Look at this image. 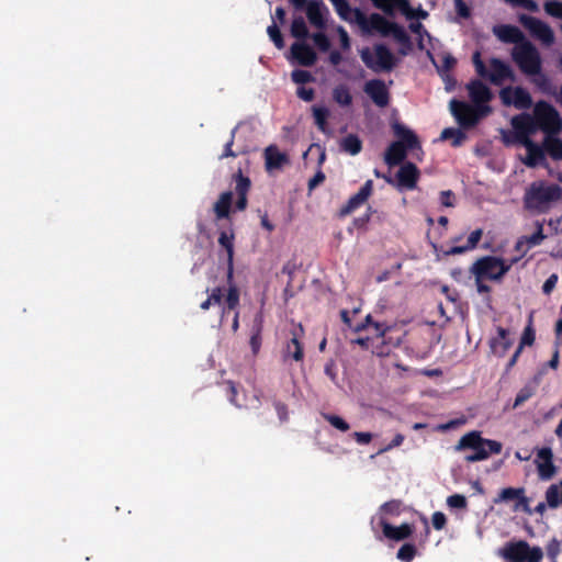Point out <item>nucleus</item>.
Listing matches in <instances>:
<instances>
[{"instance_id":"1","label":"nucleus","mask_w":562,"mask_h":562,"mask_svg":"<svg viewBox=\"0 0 562 562\" xmlns=\"http://www.w3.org/2000/svg\"><path fill=\"white\" fill-rule=\"evenodd\" d=\"M512 128L502 133L507 145H521L525 154H519L518 159L527 167L535 168L546 162V155L542 146L535 143L530 137L537 132L530 114H519L512 119Z\"/></svg>"},{"instance_id":"2","label":"nucleus","mask_w":562,"mask_h":562,"mask_svg":"<svg viewBox=\"0 0 562 562\" xmlns=\"http://www.w3.org/2000/svg\"><path fill=\"white\" fill-rule=\"evenodd\" d=\"M470 98L476 104L473 108L464 102L452 100L450 111L460 125L469 127L474 125L481 116L488 113L490 109L482 103L487 102L492 93L490 89L481 81H472L468 85Z\"/></svg>"},{"instance_id":"3","label":"nucleus","mask_w":562,"mask_h":562,"mask_svg":"<svg viewBox=\"0 0 562 562\" xmlns=\"http://www.w3.org/2000/svg\"><path fill=\"white\" fill-rule=\"evenodd\" d=\"M510 269V265L503 259L493 256H486L477 259L470 268L473 276L476 290L480 293H487L490 288L487 281H499Z\"/></svg>"},{"instance_id":"4","label":"nucleus","mask_w":562,"mask_h":562,"mask_svg":"<svg viewBox=\"0 0 562 562\" xmlns=\"http://www.w3.org/2000/svg\"><path fill=\"white\" fill-rule=\"evenodd\" d=\"M454 450H469L470 453L465 456V460L468 462H476L487 459L492 453L501 452L502 445L497 441L482 438L477 431H470L460 438Z\"/></svg>"},{"instance_id":"5","label":"nucleus","mask_w":562,"mask_h":562,"mask_svg":"<svg viewBox=\"0 0 562 562\" xmlns=\"http://www.w3.org/2000/svg\"><path fill=\"white\" fill-rule=\"evenodd\" d=\"M562 198V190L558 186L546 184L542 181L531 183L526 190L524 202L528 210L543 212L548 205Z\"/></svg>"},{"instance_id":"6","label":"nucleus","mask_w":562,"mask_h":562,"mask_svg":"<svg viewBox=\"0 0 562 562\" xmlns=\"http://www.w3.org/2000/svg\"><path fill=\"white\" fill-rule=\"evenodd\" d=\"M393 130L398 140L392 143L385 153L384 159L389 166L401 162L407 149H420L418 138L413 131L401 124H394Z\"/></svg>"},{"instance_id":"7","label":"nucleus","mask_w":562,"mask_h":562,"mask_svg":"<svg viewBox=\"0 0 562 562\" xmlns=\"http://www.w3.org/2000/svg\"><path fill=\"white\" fill-rule=\"evenodd\" d=\"M512 57L519 69L528 75H539L541 71V57L533 44L530 42H520L514 46Z\"/></svg>"},{"instance_id":"8","label":"nucleus","mask_w":562,"mask_h":562,"mask_svg":"<svg viewBox=\"0 0 562 562\" xmlns=\"http://www.w3.org/2000/svg\"><path fill=\"white\" fill-rule=\"evenodd\" d=\"M473 64L476 72L487 78L495 85H502L506 80H514L515 75L510 66L498 58L490 59L487 66L481 59L479 52L473 55Z\"/></svg>"},{"instance_id":"9","label":"nucleus","mask_w":562,"mask_h":562,"mask_svg":"<svg viewBox=\"0 0 562 562\" xmlns=\"http://www.w3.org/2000/svg\"><path fill=\"white\" fill-rule=\"evenodd\" d=\"M358 26L363 33L378 32L383 36L391 35L400 43L404 44L407 42V35L403 27L387 21L378 13H372L370 16L363 14V22L360 21Z\"/></svg>"},{"instance_id":"10","label":"nucleus","mask_w":562,"mask_h":562,"mask_svg":"<svg viewBox=\"0 0 562 562\" xmlns=\"http://www.w3.org/2000/svg\"><path fill=\"white\" fill-rule=\"evenodd\" d=\"M502 558L509 562H540L543 551L524 540L506 543L499 551Z\"/></svg>"},{"instance_id":"11","label":"nucleus","mask_w":562,"mask_h":562,"mask_svg":"<svg viewBox=\"0 0 562 562\" xmlns=\"http://www.w3.org/2000/svg\"><path fill=\"white\" fill-rule=\"evenodd\" d=\"M537 130H542L547 134H558L562 130V120L558 111L546 102H539L533 109L531 116Z\"/></svg>"},{"instance_id":"12","label":"nucleus","mask_w":562,"mask_h":562,"mask_svg":"<svg viewBox=\"0 0 562 562\" xmlns=\"http://www.w3.org/2000/svg\"><path fill=\"white\" fill-rule=\"evenodd\" d=\"M360 56L363 63L374 70L389 69L393 66V55L382 45H376L372 50L363 48Z\"/></svg>"},{"instance_id":"13","label":"nucleus","mask_w":562,"mask_h":562,"mask_svg":"<svg viewBox=\"0 0 562 562\" xmlns=\"http://www.w3.org/2000/svg\"><path fill=\"white\" fill-rule=\"evenodd\" d=\"M519 22L542 44L550 46L554 43V32L548 23L526 14L519 16Z\"/></svg>"},{"instance_id":"14","label":"nucleus","mask_w":562,"mask_h":562,"mask_svg":"<svg viewBox=\"0 0 562 562\" xmlns=\"http://www.w3.org/2000/svg\"><path fill=\"white\" fill-rule=\"evenodd\" d=\"M373 4L385 12L393 14L395 9H400L407 19H426L428 13L422 8L413 9L406 0H371Z\"/></svg>"},{"instance_id":"15","label":"nucleus","mask_w":562,"mask_h":562,"mask_svg":"<svg viewBox=\"0 0 562 562\" xmlns=\"http://www.w3.org/2000/svg\"><path fill=\"white\" fill-rule=\"evenodd\" d=\"M419 175V170L414 164L406 162L398 169L395 181L391 179H386V181L394 184L400 191L415 190L417 188Z\"/></svg>"},{"instance_id":"16","label":"nucleus","mask_w":562,"mask_h":562,"mask_svg":"<svg viewBox=\"0 0 562 562\" xmlns=\"http://www.w3.org/2000/svg\"><path fill=\"white\" fill-rule=\"evenodd\" d=\"M502 102L505 105L517 109H526L531 104L530 94L521 87H507L499 92Z\"/></svg>"},{"instance_id":"17","label":"nucleus","mask_w":562,"mask_h":562,"mask_svg":"<svg viewBox=\"0 0 562 562\" xmlns=\"http://www.w3.org/2000/svg\"><path fill=\"white\" fill-rule=\"evenodd\" d=\"M552 457L553 454L550 448H542L538 451L536 463L542 480H549L555 474Z\"/></svg>"},{"instance_id":"18","label":"nucleus","mask_w":562,"mask_h":562,"mask_svg":"<svg viewBox=\"0 0 562 562\" xmlns=\"http://www.w3.org/2000/svg\"><path fill=\"white\" fill-rule=\"evenodd\" d=\"M372 190L373 182L371 180H368L363 184V187L353 196H351L347 204L341 209V215H348L352 213L356 209H358L360 205H362L371 195Z\"/></svg>"},{"instance_id":"19","label":"nucleus","mask_w":562,"mask_h":562,"mask_svg":"<svg viewBox=\"0 0 562 562\" xmlns=\"http://www.w3.org/2000/svg\"><path fill=\"white\" fill-rule=\"evenodd\" d=\"M493 34L504 43H514L517 45L520 42H526L522 32L514 25H496L493 27Z\"/></svg>"},{"instance_id":"20","label":"nucleus","mask_w":562,"mask_h":562,"mask_svg":"<svg viewBox=\"0 0 562 562\" xmlns=\"http://www.w3.org/2000/svg\"><path fill=\"white\" fill-rule=\"evenodd\" d=\"M266 168L269 172L281 170L289 164V158L284 153H281L277 147L269 146L265 150Z\"/></svg>"},{"instance_id":"21","label":"nucleus","mask_w":562,"mask_h":562,"mask_svg":"<svg viewBox=\"0 0 562 562\" xmlns=\"http://www.w3.org/2000/svg\"><path fill=\"white\" fill-rule=\"evenodd\" d=\"M366 93L379 106H385L389 102V93L385 85L380 80H372L367 82L364 87Z\"/></svg>"},{"instance_id":"22","label":"nucleus","mask_w":562,"mask_h":562,"mask_svg":"<svg viewBox=\"0 0 562 562\" xmlns=\"http://www.w3.org/2000/svg\"><path fill=\"white\" fill-rule=\"evenodd\" d=\"M338 15L349 22L359 25L360 21L363 22V13L358 9H352L346 0H331Z\"/></svg>"},{"instance_id":"23","label":"nucleus","mask_w":562,"mask_h":562,"mask_svg":"<svg viewBox=\"0 0 562 562\" xmlns=\"http://www.w3.org/2000/svg\"><path fill=\"white\" fill-rule=\"evenodd\" d=\"M305 10H306L307 18L313 25H315L317 27L324 26L325 21H326L327 10L323 5V3H321L319 1H316V0H308V2L306 3Z\"/></svg>"},{"instance_id":"24","label":"nucleus","mask_w":562,"mask_h":562,"mask_svg":"<svg viewBox=\"0 0 562 562\" xmlns=\"http://www.w3.org/2000/svg\"><path fill=\"white\" fill-rule=\"evenodd\" d=\"M512 344L513 341L508 337V331L498 327L496 337L492 338L490 341L491 351L497 357H503L512 347Z\"/></svg>"},{"instance_id":"25","label":"nucleus","mask_w":562,"mask_h":562,"mask_svg":"<svg viewBox=\"0 0 562 562\" xmlns=\"http://www.w3.org/2000/svg\"><path fill=\"white\" fill-rule=\"evenodd\" d=\"M291 54L303 66H311L316 60V54L305 43L297 42L293 44Z\"/></svg>"},{"instance_id":"26","label":"nucleus","mask_w":562,"mask_h":562,"mask_svg":"<svg viewBox=\"0 0 562 562\" xmlns=\"http://www.w3.org/2000/svg\"><path fill=\"white\" fill-rule=\"evenodd\" d=\"M383 533L386 538L392 540H403L411 536L413 529L408 524H402L401 526L394 527L387 521L382 519Z\"/></svg>"},{"instance_id":"27","label":"nucleus","mask_w":562,"mask_h":562,"mask_svg":"<svg viewBox=\"0 0 562 562\" xmlns=\"http://www.w3.org/2000/svg\"><path fill=\"white\" fill-rule=\"evenodd\" d=\"M535 338H536V334H535V329L532 328L531 318H530L529 324L526 326V328L521 335L519 346L508 363L509 367H513L516 363V361L525 346H531L533 344Z\"/></svg>"},{"instance_id":"28","label":"nucleus","mask_w":562,"mask_h":562,"mask_svg":"<svg viewBox=\"0 0 562 562\" xmlns=\"http://www.w3.org/2000/svg\"><path fill=\"white\" fill-rule=\"evenodd\" d=\"M542 148L553 159H562V142L555 137V134H547L543 142Z\"/></svg>"},{"instance_id":"29","label":"nucleus","mask_w":562,"mask_h":562,"mask_svg":"<svg viewBox=\"0 0 562 562\" xmlns=\"http://www.w3.org/2000/svg\"><path fill=\"white\" fill-rule=\"evenodd\" d=\"M537 227H538L537 232L533 235H531L529 237H522L518 240V243H517L518 249L525 248V250H528L531 247L540 245L543 241L546 236L543 235V232H542V225L538 223Z\"/></svg>"},{"instance_id":"30","label":"nucleus","mask_w":562,"mask_h":562,"mask_svg":"<svg viewBox=\"0 0 562 562\" xmlns=\"http://www.w3.org/2000/svg\"><path fill=\"white\" fill-rule=\"evenodd\" d=\"M546 499L548 506L555 508L562 505V481L558 484H552L546 492Z\"/></svg>"},{"instance_id":"31","label":"nucleus","mask_w":562,"mask_h":562,"mask_svg":"<svg viewBox=\"0 0 562 562\" xmlns=\"http://www.w3.org/2000/svg\"><path fill=\"white\" fill-rule=\"evenodd\" d=\"M401 513V503L396 501L387 502L380 507L378 513V517L380 520V525L382 526V519L384 521L390 517L398 516Z\"/></svg>"},{"instance_id":"32","label":"nucleus","mask_w":562,"mask_h":562,"mask_svg":"<svg viewBox=\"0 0 562 562\" xmlns=\"http://www.w3.org/2000/svg\"><path fill=\"white\" fill-rule=\"evenodd\" d=\"M340 147L344 151L355 156L360 153L362 144L356 135H348L340 140Z\"/></svg>"},{"instance_id":"33","label":"nucleus","mask_w":562,"mask_h":562,"mask_svg":"<svg viewBox=\"0 0 562 562\" xmlns=\"http://www.w3.org/2000/svg\"><path fill=\"white\" fill-rule=\"evenodd\" d=\"M232 202V193L225 192L221 194L220 199L214 205V211L217 215V217H225L228 214L229 206Z\"/></svg>"},{"instance_id":"34","label":"nucleus","mask_w":562,"mask_h":562,"mask_svg":"<svg viewBox=\"0 0 562 562\" xmlns=\"http://www.w3.org/2000/svg\"><path fill=\"white\" fill-rule=\"evenodd\" d=\"M524 488H514V487H507L501 491L497 498H495V503H504L509 501H517L518 497L524 494Z\"/></svg>"},{"instance_id":"35","label":"nucleus","mask_w":562,"mask_h":562,"mask_svg":"<svg viewBox=\"0 0 562 562\" xmlns=\"http://www.w3.org/2000/svg\"><path fill=\"white\" fill-rule=\"evenodd\" d=\"M333 97L334 100L342 106L349 105L352 100L349 89L344 86L335 88L333 91Z\"/></svg>"},{"instance_id":"36","label":"nucleus","mask_w":562,"mask_h":562,"mask_svg":"<svg viewBox=\"0 0 562 562\" xmlns=\"http://www.w3.org/2000/svg\"><path fill=\"white\" fill-rule=\"evenodd\" d=\"M543 10L548 15L562 20V2L555 0L546 1Z\"/></svg>"},{"instance_id":"37","label":"nucleus","mask_w":562,"mask_h":562,"mask_svg":"<svg viewBox=\"0 0 562 562\" xmlns=\"http://www.w3.org/2000/svg\"><path fill=\"white\" fill-rule=\"evenodd\" d=\"M464 133L456 128H446L441 132L442 139H451L454 146L460 145L464 139Z\"/></svg>"},{"instance_id":"38","label":"nucleus","mask_w":562,"mask_h":562,"mask_svg":"<svg viewBox=\"0 0 562 562\" xmlns=\"http://www.w3.org/2000/svg\"><path fill=\"white\" fill-rule=\"evenodd\" d=\"M313 115L315 122L321 131H325L326 128V120L328 117V111L325 108H313Z\"/></svg>"},{"instance_id":"39","label":"nucleus","mask_w":562,"mask_h":562,"mask_svg":"<svg viewBox=\"0 0 562 562\" xmlns=\"http://www.w3.org/2000/svg\"><path fill=\"white\" fill-rule=\"evenodd\" d=\"M291 33L294 37L301 38L307 34L305 22L302 18L294 19L291 25Z\"/></svg>"},{"instance_id":"40","label":"nucleus","mask_w":562,"mask_h":562,"mask_svg":"<svg viewBox=\"0 0 562 562\" xmlns=\"http://www.w3.org/2000/svg\"><path fill=\"white\" fill-rule=\"evenodd\" d=\"M416 554V549L412 544H404L397 552V559L403 562H411Z\"/></svg>"},{"instance_id":"41","label":"nucleus","mask_w":562,"mask_h":562,"mask_svg":"<svg viewBox=\"0 0 562 562\" xmlns=\"http://www.w3.org/2000/svg\"><path fill=\"white\" fill-rule=\"evenodd\" d=\"M222 291L221 289H214L209 297L201 303L202 310H209L212 305L221 304Z\"/></svg>"},{"instance_id":"42","label":"nucleus","mask_w":562,"mask_h":562,"mask_svg":"<svg viewBox=\"0 0 562 562\" xmlns=\"http://www.w3.org/2000/svg\"><path fill=\"white\" fill-rule=\"evenodd\" d=\"M218 243L227 250L228 260L231 261L233 258V235L222 232Z\"/></svg>"},{"instance_id":"43","label":"nucleus","mask_w":562,"mask_h":562,"mask_svg":"<svg viewBox=\"0 0 562 562\" xmlns=\"http://www.w3.org/2000/svg\"><path fill=\"white\" fill-rule=\"evenodd\" d=\"M506 2L513 4V5H516V7H521L528 11H531V12H538L539 11V5L536 1L533 0H505Z\"/></svg>"},{"instance_id":"44","label":"nucleus","mask_w":562,"mask_h":562,"mask_svg":"<svg viewBox=\"0 0 562 562\" xmlns=\"http://www.w3.org/2000/svg\"><path fill=\"white\" fill-rule=\"evenodd\" d=\"M432 38L430 35L425 31L423 34L418 35V46L420 49H426L429 57L432 59V63L436 65L435 59L431 57L429 48H432Z\"/></svg>"},{"instance_id":"45","label":"nucleus","mask_w":562,"mask_h":562,"mask_svg":"<svg viewBox=\"0 0 562 562\" xmlns=\"http://www.w3.org/2000/svg\"><path fill=\"white\" fill-rule=\"evenodd\" d=\"M326 419L328 420V423L334 426L335 428L341 430V431H347L349 429V425L348 423H346L342 418H340L339 416H336V415H327L326 416Z\"/></svg>"},{"instance_id":"46","label":"nucleus","mask_w":562,"mask_h":562,"mask_svg":"<svg viewBox=\"0 0 562 562\" xmlns=\"http://www.w3.org/2000/svg\"><path fill=\"white\" fill-rule=\"evenodd\" d=\"M267 32H268L270 38L276 44V46L278 48H282L283 47V40H282L281 33H280L279 29L277 27V25H274V24L270 25L268 27Z\"/></svg>"},{"instance_id":"47","label":"nucleus","mask_w":562,"mask_h":562,"mask_svg":"<svg viewBox=\"0 0 562 562\" xmlns=\"http://www.w3.org/2000/svg\"><path fill=\"white\" fill-rule=\"evenodd\" d=\"M447 504L452 508H464L467 506V499L463 495L454 494L447 498Z\"/></svg>"},{"instance_id":"48","label":"nucleus","mask_w":562,"mask_h":562,"mask_svg":"<svg viewBox=\"0 0 562 562\" xmlns=\"http://www.w3.org/2000/svg\"><path fill=\"white\" fill-rule=\"evenodd\" d=\"M292 79L295 83L301 85L311 81L313 78L308 71L297 69L292 72Z\"/></svg>"},{"instance_id":"49","label":"nucleus","mask_w":562,"mask_h":562,"mask_svg":"<svg viewBox=\"0 0 562 562\" xmlns=\"http://www.w3.org/2000/svg\"><path fill=\"white\" fill-rule=\"evenodd\" d=\"M440 61H441V65L440 66L437 65V68L439 69V71L449 70L456 63L454 58L450 54H447V53L441 55Z\"/></svg>"},{"instance_id":"50","label":"nucleus","mask_w":562,"mask_h":562,"mask_svg":"<svg viewBox=\"0 0 562 562\" xmlns=\"http://www.w3.org/2000/svg\"><path fill=\"white\" fill-rule=\"evenodd\" d=\"M515 502H516V504L514 506V510H516V512L522 510V512L528 513V514L531 513V509H530V506H529V501L525 496V493L521 494V496L518 497L517 501H515Z\"/></svg>"},{"instance_id":"51","label":"nucleus","mask_w":562,"mask_h":562,"mask_svg":"<svg viewBox=\"0 0 562 562\" xmlns=\"http://www.w3.org/2000/svg\"><path fill=\"white\" fill-rule=\"evenodd\" d=\"M224 303L228 310L235 308L238 303V293L235 289L228 291Z\"/></svg>"},{"instance_id":"52","label":"nucleus","mask_w":562,"mask_h":562,"mask_svg":"<svg viewBox=\"0 0 562 562\" xmlns=\"http://www.w3.org/2000/svg\"><path fill=\"white\" fill-rule=\"evenodd\" d=\"M313 41L322 50H328L330 46L328 38L323 33L314 34Z\"/></svg>"},{"instance_id":"53","label":"nucleus","mask_w":562,"mask_h":562,"mask_svg":"<svg viewBox=\"0 0 562 562\" xmlns=\"http://www.w3.org/2000/svg\"><path fill=\"white\" fill-rule=\"evenodd\" d=\"M482 229H475L473 231L469 238H468V244L467 246L470 248V249H473L476 247L477 243L480 241L481 237H482Z\"/></svg>"},{"instance_id":"54","label":"nucleus","mask_w":562,"mask_h":562,"mask_svg":"<svg viewBox=\"0 0 562 562\" xmlns=\"http://www.w3.org/2000/svg\"><path fill=\"white\" fill-rule=\"evenodd\" d=\"M337 33L339 35V41H340V45L344 49H349L350 48V38H349V35L347 33V31L339 26L337 29Z\"/></svg>"},{"instance_id":"55","label":"nucleus","mask_w":562,"mask_h":562,"mask_svg":"<svg viewBox=\"0 0 562 562\" xmlns=\"http://www.w3.org/2000/svg\"><path fill=\"white\" fill-rule=\"evenodd\" d=\"M366 329H368L372 335L379 337L382 336L384 333V329L379 324L371 323V319L369 316H367V325L364 326Z\"/></svg>"},{"instance_id":"56","label":"nucleus","mask_w":562,"mask_h":562,"mask_svg":"<svg viewBox=\"0 0 562 562\" xmlns=\"http://www.w3.org/2000/svg\"><path fill=\"white\" fill-rule=\"evenodd\" d=\"M249 183L247 180L245 179H240L239 183H238V189L240 190L241 192V196L238 201V207L240 210H243L245 206H246V198H245V191L246 189L248 188Z\"/></svg>"},{"instance_id":"57","label":"nucleus","mask_w":562,"mask_h":562,"mask_svg":"<svg viewBox=\"0 0 562 562\" xmlns=\"http://www.w3.org/2000/svg\"><path fill=\"white\" fill-rule=\"evenodd\" d=\"M440 203L443 206L452 207L454 205V196L450 191H443L440 194Z\"/></svg>"},{"instance_id":"58","label":"nucleus","mask_w":562,"mask_h":562,"mask_svg":"<svg viewBox=\"0 0 562 562\" xmlns=\"http://www.w3.org/2000/svg\"><path fill=\"white\" fill-rule=\"evenodd\" d=\"M432 525L434 527L437 529V530H440L445 527L446 525V517L442 513L440 512H436L434 515H432Z\"/></svg>"},{"instance_id":"59","label":"nucleus","mask_w":562,"mask_h":562,"mask_svg":"<svg viewBox=\"0 0 562 562\" xmlns=\"http://www.w3.org/2000/svg\"><path fill=\"white\" fill-rule=\"evenodd\" d=\"M296 93L304 101H311L314 98V91L311 88L299 87Z\"/></svg>"},{"instance_id":"60","label":"nucleus","mask_w":562,"mask_h":562,"mask_svg":"<svg viewBox=\"0 0 562 562\" xmlns=\"http://www.w3.org/2000/svg\"><path fill=\"white\" fill-rule=\"evenodd\" d=\"M353 437L358 443L367 445L372 440L373 436L370 432L356 431L353 432Z\"/></svg>"},{"instance_id":"61","label":"nucleus","mask_w":562,"mask_h":562,"mask_svg":"<svg viewBox=\"0 0 562 562\" xmlns=\"http://www.w3.org/2000/svg\"><path fill=\"white\" fill-rule=\"evenodd\" d=\"M403 441H404V436L401 435V434H397L393 438L392 442L387 447L381 449L379 451V453H383V452H386V451H389V450H391V449H393L395 447H400L403 443Z\"/></svg>"},{"instance_id":"62","label":"nucleus","mask_w":562,"mask_h":562,"mask_svg":"<svg viewBox=\"0 0 562 562\" xmlns=\"http://www.w3.org/2000/svg\"><path fill=\"white\" fill-rule=\"evenodd\" d=\"M557 282H558V276L557 274L550 276L543 284V288H542L543 292L546 294H549L557 285Z\"/></svg>"},{"instance_id":"63","label":"nucleus","mask_w":562,"mask_h":562,"mask_svg":"<svg viewBox=\"0 0 562 562\" xmlns=\"http://www.w3.org/2000/svg\"><path fill=\"white\" fill-rule=\"evenodd\" d=\"M292 347H293L294 360H296V361L301 360L302 356H303L302 347L300 346L299 341L295 338L292 339ZM289 350L291 351V346H289Z\"/></svg>"},{"instance_id":"64","label":"nucleus","mask_w":562,"mask_h":562,"mask_svg":"<svg viewBox=\"0 0 562 562\" xmlns=\"http://www.w3.org/2000/svg\"><path fill=\"white\" fill-rule=\"evenodd\" d=\"M454 4L459 15L463 18L469 16V9L462 0H454Z\"/></svg>"}]
</instances>
